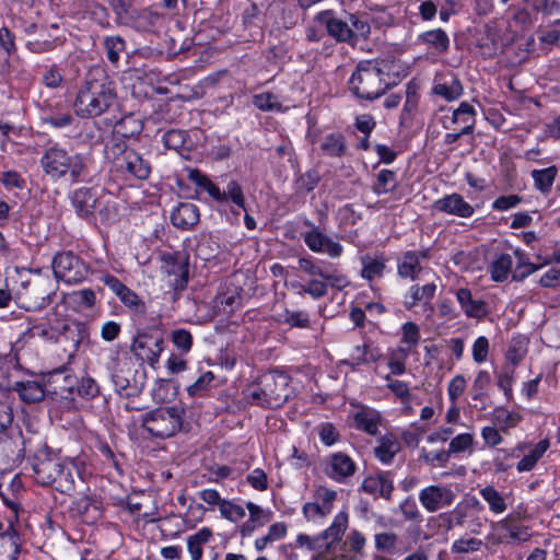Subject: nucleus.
<instances>
[{
  "instance_id": "21",
  "label": "nucleus",
  "mask_w": 560,
  "mask_h": 560,
  "mask_svg": "<svg viewBox=\"0 0 560 560\" xmlns=\"http://www.w3.org/2000/svg\"><path fill=\"white\" fill-rule=\"evenodd\" d=\"M56 340L58 342H70L73 351H75L82 343L88 342L89 328L83 322H67L62 325Z\"/></svg>"
},
{
  "instance_id": "62",
  "label": "nucleus",
  "mask_w": 560,
  "mask_h": 560,
  "mask_svg": "<svg viewBox=\"0 0 560 560\" xmlns=\"http://www.w3.org/2000/svg\"><path fill=\"white\" fill-rule=\"evenodd\" d=\"M518 256V264L516 265L515 269L512 272V279L514 281H523L526 277L535 272L538 267L532 262L524 261V255L516 252L515 253Z\"/></svg>"
},
{
  "instance_id": "61",
  "label": "nucleus",
  "mask_w": 560,
  "mask_h": 560,
  "mask_svg": "<svg viewBox=\"0 0 560 560\" xmlns=\"http://www.w3.org/2000/svg\"><path fill=\"white\" fill-rule=\"evenodd\" d=\"M242 298L237 291L229 293H220L217 296V304L223 308L224 312L232 313L235 308L240 307Z\"/></svg>"
},
{
  "instance_id": "45",
  "label": "nucleus",
  "mask_w": 560,
  "mask_h": 560,
  "mask_svg": "<svg viewBox=\"0 0 560 560\" xmlns=\"http://www.w3.org/2000/svg\"><path fill=\"white\" fill-rule=\"evenodd\" d=\"M107 59L116 65L119 61L120 52L125 50V39L120 36H107L104 39Z\"/></svg>"
},
{
  "instance_id": "15",
  "label": "nucleus",
  "mask_w": 560,
  "mask_h": 560,
  "mask_svg": "<svg viewBox=\"0 0 560 560\" xmlns=\"http://www.w3.org/2000/svg\"><path fill=\"white\" fill-rule=\"evenodd\" d=\"M162 271L168 277V284L176 291H183L188 283V261L182 256L171 254L162 258Z\"/></svg>"
},
{
  "instance_id": "64",
  "label": "nucleus",
  "mask_w": 560,
  "mask_h": 560,
  "mask_svg": "<svg viewBox=\"0 0 560 560\" xmlns=\"http://www.w3.org/2000/svg\"><path fill=\"white\" fill-rule=\"evenodd\" d=\"M317 430L322 443L327 446H331L340 439V434L332 423H323L318 427Z\"/></svg>"
},
{
  "instance_id": "27",
  "label": "nucleus",
  "mask_w": 560,
  "mask_h": 560,
  "mask_svg": "<svg viewBox=\"0 0 560 560\" xmlns=\"http://www.w3.org/2000/svg\"><path fill=\"white\" fill-rule=\"evenodd\" d=\"M96 196L89 188H80L72 196V203L77 213L84 219L90 218L96 208Z\"/></svg>"
},
{
  "instance_id": "36",
  "label": "nucleus",
  "mask_w": 560,
  "mask_h": 560,
  "mask_svg": "<svg viewBox=\"0 0 560 560\" xmlns=\"http://www.w3.org/2000/svg\"><path fill=\"white\" fill-rule=\"evenodd\" d=\"M212 537L211 529L203 527L196 534L191 535L187 539L188 551L191 556V560H200L202 557V546L210 540Z\"/></svg>"
},
{
  "instance_id": "26",
  "label": "nucleus",
  "mask_w": 560,
  "mask_h": 560,
  "mask_svg": "<svg viewBox=\"0 0 560 560\" xmlns=\"http://www.w3.org/2000/svg\"><path fill=\"white\" fill-rule=\"evenodd\" d=\"M130 370L116 369L112 374L115 390L121 397H136L141 393L142 386L130 377Z\"/></svg>"
},
{
  "instance_id": "60",
  "label": "nucleus",
  "mask_w": 560,
  "mask_h": 560,
  "mask_svg": "<svg viewBox=\"0 0 560 560\" xmlns=\"http://www.w3.org/2000/svg\"><path fill=\"white\" fill-rule=\"evenodd\" d=\"M246 508L249 512V518L259 527L266 525L272 518V512L270 510H264L253 502H247Z\"/></svg>"
},
{
  "instance_id": "59",
  "label": "nucleus",
  "mask_w": 560,
  "mask_h": 560,
  "mask_svg": "<svg viewBox=\"0 0 560 560\" xmlns=\"http://www.w3.org/2000/svg\"><path fill=\"white\" fill-rule=\"evenodd\" d=\"M397 538V535L392 532L376 534L374 537L376 550L393 552L396 548Z\"/></svg>"
},
{
  "instance_id": "58",
  "label": "nucleus",
  "mask_w": 560,
  "mask_h": 560,
  "mask_svg": "<svg viewBox=\"0 0 560 560\" xmlns=\"http://www.w3.org/2000/svg\"><path fill=\"white\" fill-rule=\"evenodd\" d=\"M214 381V374L212 372H206L199 376V378L187 387V392L190 396H202L209 388L210 384Z\"/></svg>"
},
{
  "instance_id": "49",
  "label": "nucleus",
  "mask_w": 560,
  "mask_h": 560,
  "mask_svg": "<svg viewBox=\"0 0 560 560\" xmlns=\"http://www.w3.org/2000/svg\"><path fill=\"white\" fill-rule=\"evenodd\" d=\"M349 25L352 28L354 35L353 46L359 42L360 38L366 39L371 33V26L366 20L359 18L355 14L349 15Z\"/></svg>"
},
{
  "instance_id": "5",
  "label": "nucleus",
  "mask_w": 560,
  "mask_h": 560,
  "mask_svg": "<svg viewBox=\"0 0 560 560\" xmlns=\"http://www.w3.org/2000/svg\"><path fill=\"white\" fill-rule=\"evenodd\" d=\"M350 90L360 98L373 101L385 93L388 83L385 73L373 61H362L352 73Z\"/></svg>"
},
{
  "instance_id": "24",
  "label": "nucleus",
  "mask_w": 560,
  "mask_h": 560,
  "mask_svg": "<svg viewBox=\"0 0 560 560\" xmlns=\"http://www.w3.org/2000/svg\"><path fill=\"white\" fill-rule=\"evenodd\" d=\"M199 209L191 202H180L172 212L171 221L180 230H189L199 222Z\"/></svg>"
},
{
  "instance_id": "2",
  "label": "nucleus",
  "mask_w": 560,
  "mask_h": 560,
  "mask_svg": "<svg viewBox=\"0 0 560 560\" xmlns=\"http://www.w3.org/2000/svg\"><path fill=\"white\" fill-rule=\"evenodd\" d=\"M40 166L54 180L69 177L71 183H78L89 174V158L71 153L57 142H48L40 158Z\"/></svg>"
},
{
  "instance_id": "3",
  "label": "nucleus",
  "mask_w": 560,
  "mask_h": 560,
  "mask_svg": "<svg viewBox=\"0 0 560 560\" xmlns=\"http://www.w3.org/2000/svg\"><path fill=\"white\" fill-rule=\"evenodd\" d=\"M293 395L291 377L279 371L262 374L256 385L247 389L249 402L267 408L282 407Z\"/></svg>"
},
{
  "instance_id": "14",
  "label": "nucleus",
  "mask_w": 560,
  "mask_h": 560,
  "mask_svg": "<svg viewBox=\"0 0 560 560\" xmlns=\"http://www.w3.org/2000/svg\"><path fill=\"white\" fill-rule=\"evenodd\" d=\"M314 23L325 27L326 33L338 43H347L353 46L354 35L349 23L337 19L331 11L319 12L314 18Z\"/></svg>"
},
{
  "instance_id": "18",
  "label": "nucleus",
  "mask_w": 560,
  "mask_h": 560,
  "mask_svg": "<svg viewBox=\"0 0 560 560\" xmlns=\"http://www.w3.org/2000/svg\"><path fill=\"white\" fill-rule=\"evenodd\" d=\"M432 92L447 102H453L463 95L464 88L454 73H438L434 78Z\"/></svg>"
},
{
  "instance_id": "19",
  "label": "nucleus",
  "mask_w": 560,
  "mask_h": 560,
  "mask_svg": "<svg viewBox=\"0 0 560 560\" xmlns=\"http://www.w3.org/2000/svg\"><path fill=\"white\" fill-rule=\"evenodd\" d=\"M357 465L353 459L342 452L334 453L328 458L327 475L338 482L354 475Z\"/></svg>"
},
{
  "instance_id": "6",
  "label": "nucleus",
  "mask_w": 560,
  "mask_h": 560,
  "mask_svg": "<svg viewBox=\"0 0 560 560\" xmlns=\"http://www.w3.org/2000/svg\"><path fill=\"white\" fill-rule=\"evenodd\" d=\"M105 155L112 160L117 171L125 172L138 179H147L151 166L137 151L127 148L119 139H114L105 145Z\"/></svg>"
},
{
  "instance_id": "33",
  "label": "nucleus",
  "mask_w": 560,
  "mask_h": 560,
  "mask_svg": "<svg viewBox=\"0 0 560 560\" xmlns=\"http://www.w3.org/2000/svg\"><path fill=\"white\" fill-rule=\"evenodd\" d=\"M557 174L558 170L553 165L544 170H533L530 173L535 187L542 194L551 191Z\"/></svg>"
},
{
  "instance_id": "46",
  "label": "nucleus",
  "mask_w": 560,
  "mask_h": 560,
  "mask_svg": "<svg viewBox=\"0 0 560 560\" xmlns=\"http://www.w3.org/2000/svg\"><path fill=\"white\" fill-rule=\"evenodd\" d=\"M253 104L262 112H273L281 109V104L278 101V97L270 92H264L254 95Z\"/></svg>"
},
{
  "instance_id": "42",
  "label": "nucleus",
  "mask_w": 560,
  "mask_h": 560,
  "mask_svg": "<svg viewBox=\"0 0 560 560\" xmlns=\"http://www.w3.org/2000/svg\"><path fill=\"white\" fill-rule=\"evenodd\" d=\"M513 266L512 257L509 254H502L491 265V277L494 281L502 282L508 279Z\"/></svg>"
},
{
  "instance_id": "40",
  "label": "nucleus",
  "mask_w": 560,
  "mask_h": 560,
  "mask_svg": "<svg viewBox=\"0 0 560 560\" xmlns=\"http://www.w3.org/2000/svg\"><path fill=\"white\" fill-rule=\"evenodd\" d=\"M481 498L488 503L489 510L495 514L505 512L508 505L503 495L493 487L487 486L479 490Z\"/></svg>"
},
{
  "instance_id": "10",
  "label": "nucleus",
  "mask_w": 560,
  "mask_h": 560,
  "mask_svg": "<svg viewBox=\"0 0 560 560\" xmlns=\"http://www.w3.org/2000/svg\"><path fill=\"white\" fill-rule=\"evenodd\" d=\"M189 178L203 188L214 200L219 202L231 200L238 208L246 211L243 189L236 180H230L223 191L198 170L190 172Z\"/></svg>"
},
{
  "instance_id": "52",
  "label": "nucleus",
  "mask_w": 560,
  "mask_h": 560,
  "mask_svg": "<svg viewBox=\"0 0 560 560\" xmlns=\"http://www.w3.org/2000/svg\"><path fill=\"white\" fill-rule=\"evenodd\" d=\"M219 510L222 517L234 523L241 521L245 516V510L241 505L229 500H224L220 504Z\"/></svg>"
},
{
  "instance_id": "38",
  "label": "nucleus",
  "mask_w": 560,
  "mask_h": 560,
  "mask_svg": "<svg viewBox=\"0 0 560 560\" xmlns=\"http://www.w3.org/2000/svg\"><path fill=\"white\" fill-rule=\"evenodd\" d=\"M501 528L505 532V537L513 541H526L530 538L528 527L515 523V517L509 515L501 522Z\"/></svg>"
},
{
  "instance_id": "41",
  "label": "nucleus",
  "mask_w": 560,
  "mask_h": 560,
  "mask_svg": "<svg viewBox=\"0 0 560 560\" xmlns=\"http://www.w3.org/2000/svg\"><path fill=\"white\" fill-rule=\"evenodd\" d=\"M420 38L422 39V42L432 46L435 50H438L440 52L446 51L450 46L448 36L441 28L428 31V32L421 34Z\"/></svg>"
},
{
  "instance_id": "32",
  "label": "nucleus",
  "mask_w": 560,
  "mask_h": 560,
  "mask_svg": "<svg viewBox=\"0 0 560 560\" xmlns=\"http://www.w3.org/2000/svg\"><path fill=\"white\" fill-rule=\"evenodd\" d=\"M14 389L25 402H37L45 397L43 385L36 381L18 382Z\"/></svg>"
},
{
  "instance_id": "47",
  "label": "nucleus",
  "mask_w": 560,
  "mask_h": 560,
  "mask_svg": "<svg viewBox=\"0 0 560 560\" xmlns=\"http://www.w3.org/2000/svg\"><path fill=\"white\" fill-rule=\"evenodd\" d=\"M120 302L137 314L143 315L147 311L145 303L139 298V295L129 289L122 292L119 296Z\"/></svg>"
},
{
  "instance_id": "35",
  "label": "nucleus",
  "mask_w": 560,
  "mask_h": 560,
  "mask_svg": "<svg viewBox=\"0 0 560 560\" xmlns=\"http://www.w3.org/2000/svg\"><path fill=\"white\" fill-rule=\"evenodd\" d=\"M436 291L435 283H427L423 287H419L415 284L410 288L409 298L405 301L406 308H412L418 302L424 300L425 302H430Z\"/></svg>"
},
{
  "instance_id": "7",
  "label": "nucleus",
  "mask_w": 560,
  "mask_h": 560,
  "mask_svg": "<svg viewBox=\"0 0 560 560\" xmlns=\"http://www.w3.org/2000/svg\"><path fill=\"white\" fill-rule=\"evenodd\" d=\"M142 427L152 436L167 439L175 435L183 424V410L175 406L158 407L142 416Z\"/></svg>"
},
{
  "instance_id": "28",
  "label": "nucleus",
  "mask_w": 560,
  "mask_h": 560,
  "mask_svg": "<svg viewBox=\"0 0 560 560\" xmlns=\"http://www.w3.org/2000/svg\"><path fill=\"white\" fill-rule=\"evenodd\" d=\"M399 451L398 439L393 433H388L378 439V445L374 447V455L381 463L390 464Z\"/></svg>"
},
{
  "instance_id": "54",
  "label": "nucleus",
  "mask_w": 560,
  "mask_h": 560,
  "mask_svg": "<svg viewBox=\"0 0 560 560\" xmlns=\"http://www.w3.org/2000/svg\"><path fill=\"white\" fill-rule=\"evenodd\" d=\"M329 282L326 280L312 279L302 287V292L308 294L313 299H320L328 292Z\"/></svg>"
},
{
  "instance_id": "23",
  "label": "nucleus",
  "mask_w": 560,
  "mask_h": 560,
  "mask_svg": "<svg viewBox=\"0 0 560 560\" xmlns=\"http://www.w3.org/2000/svg\"><path fill=\"white\" fill-rule=\"evenodd\" d=\"M361 488L365 493L374 497H382L387 500L390 498L394 490L389 472H380L375 476H368L362 481Z\"/></svg>"
},
{
  "instance_id": "11",
  "label": "nucleus",
  "mask_w": 560,
  "mask_h": 560,
  "mask_svg": "<svg viewBox=\"0 0 560 560\" xmlns=\"http://www.w3.org/2000/svg\"><path fill=\"white\" fill-rule=\"evenodd\" d=\"M419 502L428 513H435L440 510L450 508L456 494L447 485H430L420 490Z\"/></svg>"
},
{
  "instance_id": "20",
  "label": "nucleus",
  "mask_w": 560,
  "mask_h": 560,
  "mask_svg": "<svg viewBox=\"0 0 560 560\" xmlns=\"http://www.w3.org/2000/svg\"><path fill=\"white\" fill-rule=\"evenodd\" d=\"M352 419L357 430L363 431L372 436L378 434V428L383 421L380 411L366 406H360L359 409L352 413Z\"/></svg>"
},
{
  "instance_id": "13",
  "label": "nucleus",
  "mask_w": 560,
  "mask_h": 560,
  "mask_svg": "<svg viewBox=\"0 0 560 560\" xmlns=\"http://www.w3.org/2000/svg\"><path fill=\"white\" fill-rule=\"evenodd\" d=\"M304 224L311 228L310 231L303 233V240L306 246L314 253H325L331 258L341 256L343 248L338 242L332 241L328 235L324 234L318 226L314 225L310 220Z\"/></svg>"
},
{
  "instance_id": "1",
  "label": "nucleus",
  "mask_w": 560,
  "mask_h": 560,
  "mask_svg": "<svg viewBox=\"0 0 560 560\" xmlns=\"http://www.w3.org/2000/svg\"><path fill=\"white\" fill-rule=\"evenodd\" d=\"M114 83L107 80L103 70L89 71L80 85L73 108L82 118L98 117L113 106L116 101Z\"/></svg>"
},
{
  "instance_id": "34",
  "label": "nucleus",
  "mask_w": 560,
  "mask_h": 560,
  "mask_svg": "<svg viewBox=\"0 0 560 560\" xmlns=\"http://www.w3.org/2000/svg\"><path fill=\"white\" fill-rule=\"evenodd\" d=\"M320 149L328 156L340 158L345 155L347 149L345 137L339 132L327 135L320 143Z\"/></svg>"
},
{
  "instance_id": "55",
  "label": "nucleus",
  "mask_w": 560,
  "mask_h": 560,
  "mask_svg": "<svg viewBox=\"0 0 560 560\" xmlns=\"http://www.w3.org/2000/svg\"><path fill=\"white\" fill-rule=\"evenodd\" d=\"M363 268H362V277L368 280H373L374 278L381 277L385 269V265L383 261L377 259H371L369 257L363 258Z\"/></svg>"
},
{
  "instance_id": "63",
  "label": "nucleus",
  "mask_w": 560,
  "mask_h": 560,
  "mask_svg": "<svg viewBox=\"0 0 560 560\" xmlns=\"http://www.w3.org/2000/svg\"><path fill=\"white\" fill-rule=\"evenodd\" d=\"M62 81L63 77L61 70L56 65H52L49 68H47L42 77L43 84H45L49 89L59 88Z\"/></svg>"
},
{
  "instance_id": "48",
  "label": "nucleus",
  "mask_w": 560,
  "mask_h": 560,
  "mask_svg": "<svg viewBox=\"0 0 560 560\" xmlns=\"http://www.w3.org/2000/svg\"><path fill=\"white\" fill-rule=\"evenodd\" d=\"M75 506L86 523L94 522L101 515L97 505L88 497L79 499Z\"/></svg>"
},
{
  "instance_id": "44",
  "label": "nucleus",
  "mask_w": 560,
  "mask_h": 560,
  "mask_svg": "<svg viewBox=\"0 0 560 560\" xmlns=\"http://www.w3.org/2000/svg\"><path fill=\"white\" fill-rule=\"evenodd\" d=\"M526 353H527L526 340L522 337L513 338L508 348L505 359L513 366H515L523 360V358L526 355Z\"/></svg>"
},
{
  "instance_id": "12",
  "label": "nucleus",
  "mask_w": 560,
  "mask_h": 560,
  "mask_svg": "<svg viewBox=\"0 0 560 560\" xmlns=\"http://www.w3.org/2000/svg\"><path fill=\"white\" fill-rule=\"evenodd\" d=\"M299 268L310 276H318L328 281L330 287L337 290H342L350 284L347 276L332 268L330 264L319 265L312 258L303 257L299 259Z\"/></svg>"
},
{
  "instance_id": "25",
  "label": "nucleus",
  "mask_w": 560,
  "mask_h": 560,
  "mask_svg": "<svg viewBox=\"0 0 560 560\" xmlns=\"http://www.w3.org/2000/svg\"><path fill=\"white\" fill-rule=\"evenodd\" d=\"M456 299L465 315L469 318L481 319L488 313L486 302L482 300H474L469 289H458Z\"/></svg>"
},
{
  "instance_id": "37",
  "label": "nucleus",
  "mask_w": 560,
  "mask_h": 560,
  "mask_svg": "<svg viewBox=\"0 0 560 560\" xmlns=\"http://www.w3.org/2000/svg\"><path fill=\"white\" fill-rule=\"evenodd\" d=\"M421 269L419 255L413 250L405 253L401 260L398 262V275L402 278H411L413 280Z\"/></svg>"
},
{
  "instance_id": "4",
  "label": "nucleus",
  "mask_w": 560,
  "mask_h": 560,
  "mask_svg": "<svg viewBox=\"0 0 560 560\" xmlns=\"http://www.w3.org/2000/svg\"><path fill=\"white\" fill-rule=\"evenodd\" d=\"M34 478L42 486H52L61 493H68L74 488V477L79 471L73 462L63 464L58 458H38L33 464Z\"/></svg>"
},
{
  "instance_id": "29",
  "label": "nucleus",
  "mask_w": 560,
  "mask_h": 560,
  "mask_svg": "<svg viewBox=\"0 0 560 560\" xmlns=\"http://www.w3.org/2000/svg\"><path fill=\"white\" fill-rule=\"evenodd\" d=\"M347 526L348 514L346 512H340L335 516L331 525L326 530H324L322 535H319L320 541L329 540L325 545V549L327 551L330 550L334 544L338 542L341 539L342 535L347 529Z\"/></svg>"
},
{
  "instance_id": "16",
  "label": "nucleus",
  "mask_w": 560,
  "mask_h": 560,
  "mask_svg": "<svg viewBox=\"0 0 560 560\" xmlns=\"http://www.w3.org/2000/svg\"><path fill=\"white\" fill-rule=\"evenodd\" d=\"M482 505L477 499H472L468 504H458L454 509V523L457 527L466 528L471 534H480L483 522L476 512H480Z\"/></svg>"
},
{
  "instance_id": "53",
  "label": "nucleus",
  "mask_w": 560,
  "mask_h": 560,
  "mask_svg": "<svg viewBox=\"0 0 560 560\" xmlns=\"http://www.w3.org/2000/svg\"><path fill=\"white\" fill-rule=\"evenodd\" d=\"M514 380V369L505 368L500 373L497 374V386L503 390L504 396L508 400H512L513 398V385Z\"/></svg>"
},
{
  "instance_id": "9",
  "label": "nucleus",
  "mask_w": 560,
  "mask_h": 560,
  "mask_svg": "<svg viewBox=\"0 0 560 560\" xmlns=\"http://www.w3.org/2000/svg\"><path fill=\"white\" fill-rule=\"evenodd\" d=\"M164 338L159 329L138 331L131 343L133 354L149 365L154 366L163 351Z\"/></svg>"
},
{
  "instance_id": "22",
  "label": "nucleus",
  "mask_w": 560,
  "mask_h": 560,
  "mask_svg": "<svg viewBox=\"0 0 560 560\" xmlns=\"http://www.w3.org/2000/svg\"><path fill=\"white\" fill-rule=\"evenodd\" d=\"M26 294L30 300L27 308L40 310L51 302L55 290L49 279L37 280L30 283Z\"/></svg>"
},
{
  "instance_id": "57",
  "label": "nucleus",
  "mask_w": 560,
  "mask_h": 560,
  "mask_svg": "<svg viewBox=\"0 0 560 560\" xmlns=\"http://www.w3.org/2000/svg\"><path fill=\"white\" fill-rule=\"evenodd\" d=\"M474 436L470 433H462L453 438L448 445L451 455L463 453L472 446Z\"/></svg>"
},
{
  "instance_id": "51",
  "label": "nucleus",
  "mask_w": 560,
  "mask_h": 560,
  "mask_svg": "<svg viewBox=\"0 0 560 560\" xmlns=\"http://www.w3.org/2000/svg\"><path fill=\"white\" fill-rule=\"evenodd\" d=\"M282 322L290 327L307 328L310 326V316L303 311L285 310L282 314Z\"/></svg>"
},
{
  "instance_id": "43",
  "label": "nucleus",
  "mask_w": 560,
  "mask_h": 560,
  "mask_svg": "<svg viewBox=\"0 0 560 560\" xmlns=\"http://www.w3.org/2000/svg\"><path fill=\"white\" fill-rule=\"evenodd\" d=\"M396 188V174L389 170H382L376 177L373 191L376 195H384L394 191Z\"/></svg>"
},
{
  "instance_id": "17",
  "label": "nucleus",
  "mask_w": 560,
  "mask_h": 560,
  "mask_svg": "<svg viewBox=\"0 0 560 560\" xmlns=\"http://www.w3.org/2000/svg\"><path fill=\"white\" fill-rule=\"evenodd\" d=\"M433 210L448 215L468 219L475 213L474 207L457 192L446 195L432 203Z\"/></svg>"
},
{
  "instance_id": "56",
  "label": "nucleus",
  "mask_w": 560,
  "mask_h": 560,
  "mask_svg": "<svg viewBox=\"0 0 560 560\" xmlns=\"http://www.w3.org/2000/svg\"><path fill=\"white\" fill-rule=\"evenodd\" d=\"M319 180L320 176L317 171H307L296 179V189L301 192H310L317 186Z\"/></svg>"
},
{
  "instance_id": "30",
  "label": "nucleus",
  "mask_w": 560,
  "mask_h": 560,
  "mask_svg": "<svg viewBox=\"0 0 560 560\" xmlns=\"http://www.w3.org/2000/svg\"><path fill=\"white\" fill-rule=\"evenodd\" d=\"M483 546L481 539L464 536L452 544L451 552L456 560H465L466 556L480 551Z\"/></svg>"
},
{
  "instance_id": "8",
  "label": "nucleus",
  "mask_w": 560,
  "mask_h": 560,
  "mask_svg": "<svg viewBox=\"0 0 560 560\" xmlns=\"http://www.w3.org/2000/svg\"><path fill=\"white\" fill-rule=\"evenodd\" d=\"M51 267L56 279L68 284L82 282L89 273L88 265L72 252H62L55 255Z\"/></svg>"
},
{
  "instance_id": "31",
  "label": "nucleus",
  "mask_w": 560,
  "mask_h": 560,
  "mask_svg": "<svg viewBox=\"0 0 560 560\" xmlns=\"http://www.w3.org/2000/svg\"><path fill=\"white\" fill-rule=\"evenodd\" d=\"M11 535L0 538V560H18L21 539L18 532L10 525Z\"/></svg>"
},
{
  "instance_id": "50",
  "label": "nucleus",
  "mask_w": 560,
  "mask_h": 560,
  "mask_svg": "<svg viewBox=\"0 0 560 560\" xmlns=\"http://www.w3.org/2000/svg\"><path fill=\"white\" fill-rule=\"evenodd\" d=\"M171 340L180 353H188L192 347L191 334L184 329H175L171 334Z\"/></svg>"
},
{
  "instance_id": "39",
  "label": "nucleus",
  "mask_w": 560,
  "mask_h": 560,
  "mask_svg": "<svg viewBox=\"0 0 560 560\" xmlns=\"http://www.w3.org/2000/svg\"><path fill=\"white\" fill-rule=\"evenodd\" d=\"M162 140L167 149L174 150L180 154L188 149V135L184 130L171 129L164 132Z\"/></svg>"
}]
</instances>
